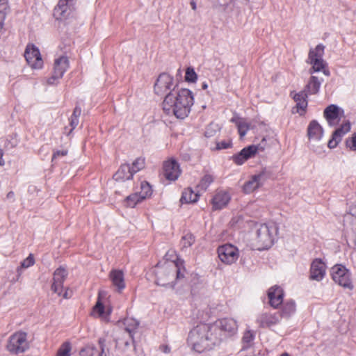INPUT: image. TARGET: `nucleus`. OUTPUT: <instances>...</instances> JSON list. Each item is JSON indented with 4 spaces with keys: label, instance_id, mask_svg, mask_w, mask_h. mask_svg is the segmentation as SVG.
Masks as SVG:
<instances>
[{
    "label": "nucleus",
    "instance_id": "ddd939ff",
    "mask_svg": "<svg viewBox=\"0 0 356 356\" xmlns=\"http://www.w3.org/2000/svg\"><path fill=\"white\" fill-rule=\"evenodd\" d=\"M261 145H252L242 149L240 152L232 156V161L238 165L243 164L247 160L252 158L259 150H264Z\"/></svg>",
    "mask_w": 356,
    "mask_h": 356
},
{
    "label": "nucleus",
    "instance_id": "a878e982",
    "mask_svg": "<svg viewBox=\"0 0 356 356\" xmlns=\"http://www.w3.org/2000/svg\"><path fill=\"white\" fill-rule=\"evenodd\" d=\"M324 117L329 125L334 126L339 120V108L334 104L328 106L324 111Z\"/></svg>",
    "mask_w": 356,
    "mask_h": 356
},
{
    "label": "nucleus",
    "instance_id": "f257e3e1",
    "mask_svg": "<svg viewBox=\"0 0 356 356\" xmlns=\"http://www.w3.org/2000/svg\"><path fill=\"white\" fill-rule=\"evenodd\" d=\"M193 104L192 91L181 88L177 91L169 92L165 96L162 105L166 114L175 115L178 119H184L190 113Z\"/></svg>",
    "mask_w": 356,
    "mask_h": 356
},
{
    "label": "nucleus",
    "instance_id": "6e6552de",
    "mask_svg": "<svg viewBox=\"0 0 356 356\" xmlns=\"http://www.w3.org/2000/svg\"><path fill=\"white\" fill-rule=\"evenodd\" d=\"M29 348L27 334L24 332H17L13 334L7 344V349L9 352L18 354L26 351Z\"/></svg>",
    "mask_w": 356,
    "mask_h": 356
},
{
    "label": "nucleus",
    "instance_id": "7ed1b4c3",
    "mask_svg": "<svg viewBox=\"0 0 356 356\" xmlns=\"http://www.w3.org/2000/svg\"><path fill=\"white\" fill-rule=\"evenodd\" d=\"M184 273L182 261H167L163 264L159 263L154 270L156 283L160 286L174 287L176 280L184 278Z\"/></svg>",
    "mask_w": 356,
    "mask_h": 356
},
{
    "label": "nucleus",
    "instance_id": "39448f33",
    "mask_svg": "<svg viewBox=\"0 0 356 356\" xmlns=\"http://www.w3.org/2000/svg\"><path fill=\"white\" fill-rule=\"evenodd\" d=\"M330 271L332 279L336 284L350 290L353 289L351 273L344 266L336 264L332 267Z\"/></svg>",
    "mask_w": 356,
    "mask_h": 356
},
{
    "label": "nucleus",
    "instance_id": "f03ea898",
    "mask_svg": "<svg viewBox=\"0 0 356 356\" xmlns=\"http://www.w3.org/2000/svg\"><path fill=\"white\" fill-rule=\"evenodd\" d=\"M216 329L211 324L197 325L188 334V345L199 353L212 349L220 342V337L215 332Z\"/></svg>",
    "mask_w": 356,
    "mask_h": 356
},
{
    "label": "nucleus",
    "instance_id": "bb28decb",
    "mask_svg": "<svg viewBox=\"0 0 356 356\" xmlns=\"http://www.w3.org/2000/svg\"><path fill=\"white\" fill-rule=\"evenodd\" d=\"M134 174L129 164L122 165L116 173L113 175V179L117 181H124L132 178Z\"/></svg>",
    "mask_w": 356,
    "mask_h": 356
},
{
    "label": "nucleus",
    "instance_id": "7c9ffc66",
    "mask_svg": "<svg viewBox=\"0 0 356 356\" xmlns=\"http://www.w3.org/2000/svg\"><path fill=\"white\" fill-rule=\"evenodd\" d=\"M199 196L198 192L195 193L191 188H188L182 192L180 201L182 204L194 203L198 200Z\"/></svg>",
    "mask_w": 356,
    "mask_h": 356
},
{
    "label": "nucleus",
    "instance_id": "c756f323",
    "mask_svg": "<svg viewBox=\"0 0 356 356\" xmlns=\"http://www.w3.org/2000/svg\"><path fill=\"white\" fill-rule=\"evenodd\" d=\"M308 63H309L312 65V67L309 70V73L310 74H313L314 72H318L322 71L325 75H330V72L325 69L327 64L323 59H315L314 61H311L309 62Z\"/></svg>",
    "mask_w": 356,
    "mask_h": 356
},
{
    "label": "nucleus",
    "instance_id": "f3484780",
    "mask_svg": "<svg viewBox=\"0 0 356 356\" xmlns=\"http://www.w3.org/2000/svg\"><path fill=\"white\" fill-rule=\"evenodd\" d=\"M180 174L179 165L175 160L172 159L164 163L163 175L167 179L175 181L177 179Z\"/></svg>",
    "mask_w": 356,
    "mask_h": 356
},
{
    "label": "nucleus",
    "instance_id": "72a5a7b5",
    "mask_svg": "<svg viewBox=\"0 0 356 356\" xmlns=\"http://www.w3.org/2000/svg\"><path fill=\"white\" fill-rule=\"evenodd\" d=\"M195 241L194 235L190 232L186 233L181 238L180 247L182 251L191 247Z\"/></svg>",
    "mask_w": 356,
    "mask_h": 356
},
{
    "label": "nucleus",
    "instance_id": "9b49d317",
    "mask_svg": "<svg viewBox=\"0 0 356 356\" xmlns=\"http://www.w3.org/2000/svg\"><path fill=\"white\" fill-rule=\"evenodd\" d=\"M220 260L227 265L234 264L239 257L238 248L229 243L224 244L218 248L217 250Z\"/></svg>",
    "mask_w": 356,
    "mask_h": 356
},
{
    "label": "nucleus",
    "instance_id": "6ab92c4d",
    "mask_svg": "<svg viewBox=\"0 0 356 356\" xmlns=\"http://www.w3.org/2000/svg\"><path fill=\"white\" fill-rule=\"evenodd\" d=\"M326 266L320 259L313 261L310 268V278L314 280L321 281L325 275Z\"/></svg>",
    "mask_w": 356,
    "mask_h": 356
},
{
    "label": "nucleus",
    "instance_id": "4be33fe9",
    "mask_svg": "<svg viewBox=\"0 0 356 356\" xmlns=\"http://www.w3.org/2000/svg\"><path fill=\"white\" fill-rule=\"evenodd\" d=\"M109 278L118 292L121 293L125 289L126 284L124 281V275L122 270L113 269L109 273Z\"/></svg>",
    "mask_w": 356,
    "mask_h": 356
},
{
    "label": "nucleus",
    "instance_id": "423d86ee",
    "mask_svg": "<svg viewBox=\"0 0 356 356\" xmlns=\"http://www.w3.org/2000/svg\"><path fill=\"white\" fill-rule=\"evenodd\" d=\"M70 67L69 58L65 54L58 55L54 61L51 76L47 79L49 85L56 84Z\"/></svg>",
    "mask_w": 356,
    "mask_h": 356
},
{
    "label": "nucleus",
    "instance_id": "20e7f679",
    "mask_svg": "<svg viewBox=\"0 0 356 356\" xmlns=\"http://www.w3.org/2000/svg\"><path fill=\"white\" fill-rule=\"evenodd\" d=\"M277 234V227L273 223L261 224L257 229L256 243L259 250L270 248Z\"/></svg>",
    "mask_w": 356,
    "mask_h": 356
},
{
    "label": "nucleus",
    "instance_id": "052dcab7",
    "mask_svg": "<svg viewBox=\"0 0 356 356\" xmlns=\"http://www.w3.org/2000/svg\"><path fill=\"white\" fill-rule=\"evenodd\" d=\"M3 25V23L2 22V18L0 17V31L1 30Z\"/></svg>",
    "mask_w": 356,
    "mask_h": 356
},
{
    "label": "nucleus",
    "instance_id": "1a4fd4ad",
    "mask_svg": "<svg viewBox=\"0 0 356 356\" xmlns=\"http://www.w3.org/2000/svg\"><path fill=\"white\" fill-rule=\"evenodd\" d=\"M178 84L174 81V78L167 74H161L154 84V92L158 95H167L170 91H177Z\"/></svg>",
    "mask_w": 356,
    "mask_h": 356
},
{
    "label": "nucleus",
    "instance_id": "0eeeda50",
    "mask_svg": "<svg viewBox=\"0 0 356 356\" xmlns=\"http://www.w3.org/2000/svg\"><path fill=\"white\" fill-rule=\"evenodd\" d=\"M270 172L267 168H263L260 172L250 177L249 180L243 186V191L246 194L253 193L257 189L263 186L265 182L270 178Z\"/></svg>",
    "mask_w": 356,
    "mask_h": 356
},
{
    "label": "nucleus",
    "instance_id": "cd10ccee",
    "mask_svg": "<svg viewBox=\"0 0 356 356\" xmlns=\"http://www.w3.org/2000/svg\"><path fill=\"white\" fill-rule=\"evenodd\" d=\"M230 122L236 125L239 136L241 138L246 135L247 132L250 129V124L245 119L240 118L237 115H235L230 120Z\"/></svg>",
    "mask_w": 356,
    "mask_h": 356
},
{
    "label": "nucleus",
    "instance_id": "2eb2a0df",
    "mask_svg": "<svg viewBox=\"0 0 356 356\" xmlns=\"http://www.w3.org/2000/svg\"><path fill=\"white\" fill-rule=\"evenodd\" d=\"M67 271L63 267L57 268L54 273L53 283L51 284V290L61 296L63 290V282L67 277Z\"/></svg>",
    "mask_w": 356,
    "mask_h": 356
},
{
    "label": "nucleus",
    "instance_id": "473e14b6",
    "mask_svg": "<svg viewBox=\"0 0 356 356\" xmlns=\"http://www.w3.org/2000/svg\"><path fill=\"white\" fill-rule=\"evenodd\" d=\"M125 330L129 333V337L133 339L134 334L139 326V322L133 318H126L124 321Z\"/></svg>",
    "mask_w": 356,
    "mask_h": 356
},
{
    "label": "nucleus",
    "instance_id": "de8ad7c7",
    "mask_svg": "<svg viewBox=\"0 0 356 356\" xmlns=\"http://www.w3.org/2000/svg\"><path fill=\"white\" fill-rule=\"evenodd\" d=\"M254 336L253 333L248 330L244 333L242 341L244 344H246V347H248L250 343L254 340Z\"/></svg>",
    "mask_w": 356,
    "mask_h": 356
},
{
    "label": "nucleus",
    "instance_id": "603ef678",
    "mask_svg": "<svg viewBox=\"0 0 356 356\" xmlns=\"http://www.w3.org/2000/svg\"><path fill=\"white\" fill-rule=\"evenodd\" d=\"M67 150H61V151L58 150L54 153L53 156H52V161H54L57 158H59L60 156H64L67 155Z\"/></svg>",
    "mask_w": 356,
    "mask_h": 356
},
{
    "label": "nucleus",
    "instance_id": "3c124183",
    "mask_svg": "<svg viewBox=\"0 0 356 356\" xmlns=\"http://www.w3.org/2000/svg\"><path fill=\"white\" fill-rule=\"evenodd\" d=\"M340 141L341 140L338 139L332 135V139H330L328 142V147L330 148H334Z\"/></svg>",
    "mask_w": 356,
    "mask_h": 356
},
{
    "label": "nucleus",
    "instance_id": "338daca9",
    "mask_svg": "<svg viewBox=\"0 0 356 356\" xmlns=\"http://www.w3.org/2000/svg\"><path fill=\"white\" fill-rule=\"evenodd\" d=\"M125 346H129V342H125Z\"/></svg>",
    "mask_w": 356,
    "mask_h": 356
},
{
    "label": "nucleus",
    "instance_id": "4c0bfd02",
    "mask_svg": "<svg viewBox=\"0 0 356 356\" xmlns=\"http://www.w3.org/2000/svg\"><path fill=\"white\" fill-rule=\"evenodd\" d=\"M350 130V124L348 122L343 123L340 127L337 128L332 134V135L339 140L343 135Z\"/></svg>",
    "mask_w": 356,
    "mask_h": 356
},
{
    "label": "nucleus",
    "instance_id": "e2e57ef3",
    "mask_svg": "<svg viewBox=\"0 0 356 356\" xmlns=\"http://www.w3.org/2000/svg\"><path fill=\"white\" fill-rule=\"evenodd\" d=\"M241 1L243 3H247L249 1V0H241Z\"/></svg>",
    "mask_w": 356,
    "mask_h": 356
},
{
    "label": "nucleus",
    "instance_id": "e433bc0d",
    "mask_svg": "<svg viewBox=\"0 0 356 356\" xmlns=\"http://www.w3.org/2000/svg\"><path fill=\"white\" fill-rule=\"evenodd\" d=\"M214 177L210 174H206L200 180L197 186L200 191H205L208 187L213 183Z\"/></svg>",
    "mask_w": 356,
    "mask_h": 356
},
{
    "label": "nucleus",
    "instance_id": "c03bdc74",
    "mask_svg": "<svg viewBox=\"0 0 356 356\" xmlns=\"http://www.w3.org/2000/svg\"><path fill=\"white\" fill-rule=\"evenodd\" d=\"M186 81L188 82L194 83L197 79V74L195 73L193 68L188 67L186 71L185 75Z\"/></svg>",
    "mask_w": 356,
    "mask_h": 356
},
{
    "label": "nucleus",
    "instance_id": "4468645a",
    "mask_svg": "<svg viewBox=\"0 0 356 356\" xmlns=\"http://www.w3.org/2000/svg\"><path fill=\"white\" fill-rule=\"evenodd\" d=\"M280 321V315L278 312H267L259 314L256 322L259 327L266 328L278 324Z\"/></svg>",
    "mask_w": 356,
    "mask_h": 356
},
{
    "label": "nucleus",
    "instance_id": "58836bf2",
    "mask_svg": "<svg viewBox=\"0 0 356 356\" xmlns=\"http://www.w3.org/2000/svg\"><path fill=\"white\" fill-rule=\"evenodd\" d=\"M143 200L149 197L152 194L151 186L147 181H142L140 184V191L138 193Z\"/></svg>",
    "mask_w": 356,
    "mask_h": 356
},
{
    "label": "nucleus",
    "instance_id": "0e129e2a",
    "mask_svg": "<svg viewBox=\"0 0 356 356\" xmlns=\"http://www.w3.org/2000/svg\"><path fill=\"white\" fill-rule=\"evenodd\" d=\"M281 356H289V355L288 353H283Z\"/></svg>",
    "mask_w": 356,
    "mask_h": 356
},
{
    "label": "nucleus",
    "instance_id": "49530a36",
    "mask_svg": "<svg viewBox=\"0 0 356 356\" xmlns=\"http://www.w3.org/2000/svg\"><path fill=\"white\" fill-rule=\"evenodd\" d=\"M346 144L350 150L356 151V132L346 140Z\"/></svg>",
    "mask_w": 356,
    "mask_h": 356
},
{
    "label": "nucleus",
    "instance_id": "bf43d9fd",
    "mask_svg": "<svg viewBox=\"0 0 356 356\" xmlns=\"http://www.w3.org/2000/svg\"><path fill=\"white\" fill-rule=\"evenodd\" d=\"M202 89L205 90L208 88V84L207 83H203L202 86Z\"/></svg>",
    "mask_w": 356,
    "mask_h": 356
},
{
    "label": "nucleus",
    "instance_id": "b1692460",
    "mask_svg": "<svg viewBox=\"0 0 356 356\" xmlns=\"http://www.w3.org/2000/svg\"><path fill=\"white\" fill-rule=\"evenodd\" d=\"M307 136L310 141H318L323 136L322 127L316 120L309 122L307 127Z\"/></svg>",
    "mask_w": 356,
    "mask_h": 356
},
{
    "label": "nucleus",
    "instance_id": "864d4df0",
    "mask_svg": "<svg viewBox=\"0 0 356 356\" xmlns=\"http://www.w3.org/2000/svg\"><path fill=\"white\" fill-rule=\"evenodd\" d=\"M81 108L80 106H76L74 111H73V113L72 114V116L74 117H77L79 118L80 115H81Z\"/></svg>",
    "mask_w": 356,
    "mask_h": 356
},
{
    "label": "nucleus",
    "instance_id": "8fccbe9b",
    "mask_svg": "<svg viewBox=\"0 0 356 356\" xmlns=\"http://www.w3.org/2000/svg\"><path fill=\"white\" fill-rule=\"evenodd\" d=\"M232 145V143L229 140L227 141H222L217 144V148L219 149H227L230 147Z\"/></svg>",
    "mask_w": 356,
    "mask_h": 356
},
{
    "label": "nucleus",
    "instance_id": "2f4dec72",
    "mask_svg": "<svg viewBox=\"0 0 356 356\" xmlns=\"http://www.w3.org/2000/svg\"><path fill=\"white\" fill-rule=\"evenodd\" d=\"M324 49L325 47L322 44H318L314 49H311L309 52L307 63L314 61L315 59H323Z\"/></svg>",
    "mask_w": 356,
    "mask_h": 356
},
{
    "label": "nucleus",
    "instance_id": "a18cd8bd",
    "mask_svg": "<svg viewBox=\"0 0 356 356\" xmlns=\"http://www.w3.org/2000/svg\"><path fill=\"white\" fill-rule=\"evenodd\" d=\"M9 10V6L8 2L0 1V17L2 18V22L4 23L6 16Z\"/></svg>",
    "mask_w": 356,
    "mask_h": 356
},
{
    "label": "nucleus",
    "instance_id": "4d7b16f0",
    "mask_svg": "<svg viewBox=\"0 0 356 356\" xmlns=\"http://www.w3.org/2000/svg\"><path fill=\"white\" fill-rule=\"evenodd\" d=\"M15 196V193L13 192V191H10L8 194H7V198L8 199H11V198H13Z\"/></svg>",
    "mask_w": 356,
    "mask_h": 356
},
{
    "label": "nucleus",
    "instance_id": "37998d69",
    "mask_svg": "<svg viewBox=\"0 0 356 356\" xmlns=\"http://www.w3.org/2000/svg\"><path fill=\"white\" fill-rule=\"evenodd\" d=\"M92 315L98 317H102L104 314V306L101 302L99 298L98 299L96 305L94 306L92 309Z\"/></svg>",
    "mask_w": 356,
    "mask_h": 356
},
{
    "label": "nucleus",
    "instance_id": "680f3d73",
    "mask_svg": "<svg viewBox=\"0 0 356 356\" xmlns=\"http://www.w3.org/2000/svg\"><path fill=\"white\" fill-rule=\"evenodd\" d=\"M169 351H170V349H169L168 348H167V347H166V348H165V350H164V352H165V353H169Z\"/></svg>",
    "mask_w": 356,
    "mask_h": 356
},
{
    "label": "nucleus",
    "instance_id": "a19ab883",
    "mask_svg": "<svg viewBox=\"0 0 356 356\" xmlns=\"http://www.w3.org/2000/svg\"><path fill=\"white\" fill-rule=\"evenodd\" d=\"M219 131V127L217 124L211 123L209 124L205 130L204 136L207 138L213 136Z\"/></svg>",
    "mask_w": 356,
    "mask_h": 356
},
{
    "label": "nucleus",
    "instance_id": "ea45409f",
    "mask_svg": "<svg viewBox=\"0 0 356 356\" xmlns=\"http://www.w3.org/2000/svg\"><path fill=\"white\" fill-rule=\"evenodd\" d=\"M131 166V172L134 175L145 166V160L141 158L136 159Z\"/></svg>",
    "mask_w": 356,
    "mask_h": 356
},
{
    "label": "nucleus",
    "instance_id": "aec40b11",
    "mask_svg": "<svg viewBox=\"0 0 356 356\" xmlns=\"http://www.w3.org/2000/svg\"><path fill=\"white\" fill-rule=\"evenodd\" d=\"M268 297L270 305L273 308H277L283 302V289L278 286H272L268 291Z\"/></svg>",
    "mask_w": 356,
    "mask_h": 356
},
{
    "label": "nucleus",
    "instance_id": "a211bd4d",
    "mask_svg": "<svg viewBox=\"0 0 356 356\" xmlns=\"http://www.w3.org/2000/svg\"><path fill=\"white\" fill-rule=\"evenodd\" d=\"M99 349L94 346H88L83 348L80 352V356H107L106 340L104 339H99Z\"/></svg>",
    "mask_w": 356,
    "mask_h": 356
},
{
    "label": "nucleus",
    "instance_id": "9d476101",
    "mask_svg": "<svg viewBox=\"0 0 356 356\" xmlns=\"http://www.w3.org/2000/svg\"><path fill=\"white\" fill-rule=\"evenodd\" d=\"M211 326L216 327V333L220 337V341L222 336H229L234 334L238 329L236 321L233 318H225L216 321Z\"/></svg>",
    "mask_w": 356,
    "mask_h": 356
},
{
    "label": "nucleus",
    "instance_id": "69168bd1",
    "mask_svg": "<svg viewBox=\"0 0 356 356\" xmlns=\"http://www.w3.org/2000/svg\"><path fill=\"white\" fill-rule=\"evenodd\" d=\"M1 2H8V0H0Z\"/></svg>",
    "mask_w": 356,
    "mask_h": 356
},
{
    "label": "nucleus",
    "instance_id": "c9c22d12",
    "mask_svg": "<svg viewBox=\"0 0 356 356\" xmlns=\"http://www.w3.org/2000/svg\"><path fill=\"white\" fill-rule=\"evenodd\" d=\"M35 264V259L33 254H29V255L24 259L19 267L17 268V273L18 274V277L21 275L22 273L23 268H28Z\"/></svg>",
    "mask_w": 356,
    "mask_h": 356
},
{
    "label": "nucleus",
    "instance_id": "f8f14e48",
    "mask_svg": "<svg viewBox=\"0 0 356 356\" xmlns=\"http://www.w3.org/2000/svg\"><path fill=\"white\" fill-rule=\"evenodd\" d=\"M24 57L27 63L32 69L40 70L43 67V60L40 51L35 45H27L24 52Z\"/></svg>",
    "mask_w": 356,
    "mask_h": 356
},
{
    "label": "nucleus",
    "instance_id": "393cba45",
    "mask_svg": "<svg viewBox=\"0 0 356 356\" xmlns=\"http://www.w3.org/2000/svg\"><path fill=\"white\" fill-rule=\"evenodd\" d=\"M281 310L279 312L280 320L282 318L289 319L296 312V302L289 299L282 303Z\"/></svg>",
    "mask_w": 356,
    "mask_h": 356
},
{
    "label": "nucleus",
    "instance_id": "09e8293b",
    "mask_svg": "<svg viewBox=\"0 0 356 356\" xmlns=\"http://www.w3.org/2000/svg\"><path fill=\"white\" fill-rule=\"evenodd\" d=\"M79 118L74 117V116L71 115V117L70 118V124L72 128L70 130V133H71L72 131V130L74 129L77 127V125L79 124Z\"/></svg>",
    "mask_w": 356,
    "mask_h": 356
},
{
    "label": "nucleus",
    "instance_id": "c85d7f7f",
    "mask_svg": "<svg viewBox=\"0 0 356 356\" xmlns=\"http://www.w3.org/2000/svg\"><path fill=\"white\" fill-rule=\"evenodd\" d=\"M323 81V79H319L318 76L312 75L305 90L312 95L318 93Z\"/></svg>",
    "mask_w": 356,
    "mask_h": 356
},
{
    "label": "nucleus",
    "instance_id": "412c9836",
    "mask_svg": "<svg viewBox=\"0 0 356 356\" xmlns=\"http://www.w3.org/2000/svg\"><path fill=\"white\" fill-rule=\"evenodd\" d=\"M291 95L296 103L297 113L300 115H303L306 112L308 105L307 92L306 90H301L299 92H291Z\"/></svg>",
    "mask_w": 356,
    "mask_h": 356
},
{
    "label": "nucleus",
    "instance_id": "6e6d98bb",
    "mask_svg": "<svg viewBox=\"0 0 356 356\" xmlns=\"http://www.w3.org/2000/svg\"><path fill=\"white\" fill-rule=\"evenodd\" d=\"M191 8L193 10H195L197 8L196 3L195 1L192 0L190 3Z\"/></svg>",
    "mask_w": 356,
    "mask_h": 356
},
{
    "label": "nucleus",
    "instance_id": "f704fd0d",
    "mask_svg": "<svg viewBox=\"0 0 356 356\" xmlns=\"http://www.w3.org/2000/svg\"><path fill=\"white\" fill-rule=\"evenodd\" d=\"M143 200L138 193H134L125 198L124 204L127 207L134 208Z\"/></svg>",
    "mask_w": 356,
    "mask_h": 356
},
{
    "label": "nucleus",
    "instance_id": "dca6fc26",
    "mask_svg": "<svg viewBox=\"0 0 356 356\" xmlns=\"http://www.w3.org/2000/svg\"><path fill=\"white\" fill-rule=\"evenodd\" d=\"M74 9V0H59L54 15L58 19L67 18Z\"/></svg>",
    "mask_w": 356,
    "mask_h": 356
},
{
    "label": "nucleus",
    "instance_id": "13d9d810",
    "mask_svg": "<svg viewBox=\"0 0 356 356\" xmlns=\"http://www.w3.org/2000/svg\"><path fill=\"white\" fill-rule=\"evenodd\" d=\"M61 296L64 298H68L70 296L68 295V292L67 291H65L64 293L62 292V294Z\"/></svg>",
    "mask_w": 356,
    "mask_h": 356
},
{
    "label": "nucleus",
    "instance_id": "79ce46f5",
    "mask_svg": "<svg viewBox=\"0 0 356 356\" xmlns=\"http://www.w3.org/2000/svg\"><path fill=\"white\" fill-rule=\"evenodd\" d=\"M71 345L69 342H65L59 348L57 356H70Z\"/></svg>",
    "mask_w": 356,
    "mask_h": 356
},
{
    "label": "nucleus",
    "instance_id": "5701e85b",
    "mask_svg": "<svg viewBox=\"0 0 356 356\" xmlns=\"http://www.w3.org/2000/svg\"><path fill=\"white\" fill-rule=\"evenodd\" d=\"M231 200L229 193L224 191H218L213 196L211 203L215 210L221 209L226 207Z\"/></svg>",
    "mask_w": 356,
    "mask_h": 356
},
{
    "label": "nucleus",
    "instance_id": "5fc2aeb1",
    "mask_svg": "<svg viewBox=\"0 0 356 356\" xmlns=\"http://www.w3.org/2000/svg\"><path fill=\"white\" fill-rule=\"evenodd\" d=\"M3 150L0 147V166H3L5 165V161L3 159Z\"/></svg>",
    "mask_w": 356,
    "mask_h": 356
}]
</instances>
